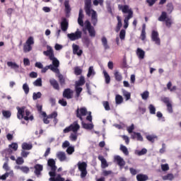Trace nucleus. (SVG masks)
<instances>
[{
    "instance_id": "f257e3e1",
    "label": "nucleus",
    "mask_w": 181,
    "mask_h": 181,
    "mask_svg": "<svg viewBox=\"0 0 181 181\" xmlns=\"http://www.w3.org/2000/svg\"><path fill=\"white\" fill-rule=\"evenodd\" d=\"M85 12L88 16H91V22L93 26H96L97 23H98V16L97 15V11L91 9V0H86Z\"/></svg>"
},
{
    "instance_id": "f03ea898",
    "label": "nucleus",
    "mask_w": 181,
    "mask_h": 181,
    "mask_svg": "<svg viewBox=\"0 0 181 181\" xmlns=\"http://www.w3.org/2000/svg\"><path fill=\"white\" fill-rule=\"evenodd\" d=\"M17 118L18 119H25V121H33V115H30V111L29 110H25V107H17Z\"/></svg>"
},
{
    "instance_id": "7ed1b4c3",
    "label": "nucleus",
    "mask_w": 181,
    "mask_h": 181,
    "mask_svg": "<svg viewBox=\"0 0 181 181\" xmlns=\"http://www.w3.org/2000/svg\"><path fill=\"white\" fill-rule=\"evenodd\" d=\"M158 21H159V22H165L167 28H171L172 26V18L168 17V13H166V11L161 12V14L158 17Z\"/></svg>"
},
{
    "instance_id": "20e7f679",
    "label": "nucleus",
    "mask_w": 181,
    "mask_h": 181,
    "mask_svg": "<svg viewBox=\"0 0 181 181\" xmlns=\"http://www.w3.org/2000/svg\"><path fill=\"white\" fill-rule=\"evenodd\" d=\"M78 170L81 172L80 176L81 179H84L87 176V163L83 161H78L76 164Z\"/></svg>"
},
{
    "instance_id": "39448f33",
    "label": "nucleus",
    "mask_w": 181,
    "mask_h": 181,
    "mask_svg": "<svg viewBox=\"0 0 181 181\" xmlns=\"http://www.w3.org/2000/svg\"><path fill=\"white\" fill-rule=\"evenodd\" d=\"M82 35L83 33L80 31V30L77 29L75 33L67 34V37H69L71 42H74V40H78V39H81Z\"/></svg>"
},
{
    "instance_id": "423d86ee",
    "label": "nucleus",
    "mask_w": 181,
    "mask_h": 181,
    "mask_svg": "<svg viewBox=\"0 0 181 181\" xmlns=\"http://www.w3.org/2000/svg\"><path fill=\"white\" fill-rule=\"evenodd\" d=\"M118 9L122 11L123 13H128L127 16L134 17V11H132V8H129V6L128 5H118Z\"/></svg>"
},
{
    "instance_id": "0eeeda50",
    "label": "nucleus",
    "mask_w": 181,
    "mask_h": 181,
    "mask_svg": "<svg viewBox=\"0 0 181 181\" xmlns=\"http://www.w3.org/2000/svg\"><path fill=\"white\" fill-rule=\"evenodd\" d=\"M86 29H87L90 37H95V29L91 25V23L88 20L85 21Z\"/></svg>"
},
{
    "instance_id": "6e6552de",
    "label": "nucleus",
    "mask_w": 181,
    "mask_h": 181,
    "mask_svg": "<svg viewBox=\"0 0 181 181\" xmlns=\"http://www.w3.org/2000/svg\"><path fill=\"white\" fill-rule=\"evenodd\" d=\"M88 112H87V108L86 107H81L77 108L76 111V115L77 118H79L81 121H83V117H86Z\"/></svg>"
},
{
    "instance_id": "1a4fd4ad",
    "label": "nucleus",
    "mask_w": 181,
    "mask_h": 181,
    "mask_svg": "<svg viewBox=\"0 0 181 181\" xmlns=\"http://www.w3.org/2000/svg\"><path fill=\"white\" fill-rule=\"evenodd\" d=\"M151 40L158 45V46H160V38L159 37V33L158 31L153 30L151 32Z\"/></svg>"
},
{
    "instance_id": "9d476101",
    "label": "nucleus",
    "mask_w": 181,
    "mask_h": 181,
    "mask_svg": "<svg viewBox=\"0 0 181 181\" xmlns=\"http://www.w3.org/2000/svg\"><path fill=\"white\" fill-rule=\"evenodd\" d=\"M43 54L47 57H49V60L54 57V51L50 46L47 47V50L43 52Z\"/></svg>"
},
{
    "instance_id": "9b49d317",
    "label": "nucleus",
    "mask_w": 181,
    "mask_h": 181,
    "mask_svg": "<svg viewBox=\"0 0 181 181\" xmlns=\"http://www.w3.org/2000/svg\"><path fill=\"white\" fill-rule=\"evenodd\" d=\"M161 101L164 103V104H166L167 105V110L170 114H172L173 112V107H172V103H170V100L169 98H163L161 99Z\"/></svg>"
},
{
    "instance_id": "f8f14e48",
    "label": "nucleus",
    "mask_w": 181,
    "mask_h": 181,
    "mask_svg": "<svg viewBox=\"0 0 181 181\" xmlns=\"http://www.w3.org/2000/svg\"><path fill=\"white\" fill-rule=\"evenodd\" d=\"M61 29L62 32H66L69 29V21L66 18H63L61 22Z\"/></svg>"
},
{
    "instance_id": "ddd939ff",
    "label": "nucleus",
    "mask_w": 181,
    "mask_h": 181,
    "mask_svg": "<svg viewBox=\"0 0 181 181\" xmlns=\"http://www.w3.org/2000/svg\"><path fill=\"white\" fill-rule=\"evenodd\" d=\"M132 139H136V141H140V142H142L144 141V137H142V135L141 133L135 132H134L131 134Z\"/></svg>"
},
{
    "instance_id": "4468645a",
    "label": "nucleus",
    "mask_w": 181,
    "mask_h": 181,
    "mask_svg": "<svg viewBox=\"0 0 181 181\" xmlns=\"http://www.w3.org/2000/svg\"><path fill=\"white\" fill-rule=\"evenodd\" d=\"M98 159L101 162L102 169H105L106 168H108V163L107 162V160L104 158V156H98Z\"/></svg>"
},
{
    "instance_id": "2eb2a0df",
    "label": "nucleus",
    "mask_w": 181,
    "mask_h": 181,
    "mask_svg": "<svg viewBox=\"0 0 181 181\" xmlns=\"http://www.w3.org/2000/svg\"><path fill=\"white\" fill-rule=\"evenodd\" d=\"M83 19H84V14L83 13V9L80 8L78 18V23L81 27L84 26V21H83Z\"/></svg>"
},
{
    "instance_id": "dca6fc26",
    "label": "nucleus",
    "mask_w": 181,
    "mask_h": 181,
    "mask_svg": "<svg viewBox=\"0 0 181 181\" xmlns=\"http://www.w3.org/2000/svg\"><path fill=\"white\" fill-rule=\"evenodd\" d=\"M72 49L74 54H77L78 56H81V54H83V50L80 49V47H78V45L73 44Z\"/></svg>"
},
{
    "instance_id": "f3484780",
    "label": "nucleus",
    "mask_w": 181,
    "mask_h": 181,
    "mask_svg": "<svg viewBox=\"0 0 181 181\" xmlns=\"http://www.w3.org/2000/svg\"><path fill=\"white\" fill-rule=\"evenodd\" d=\"M115 160L117 163V165L120 166V168H124V166H125V160H124V158H121V156H115Z\"/></svg>"
},
{
    "instance_id": "a211bd4d",
    "label": "nucleus",
    "mask_w": 181,
    "mask_h": 181,
    "mask_svg": "<svg viewBox=\"0 0 181 181\" xmlns=\"http://www.w3.org/2000/svg\"><path fill=\"white\" fill-rule=\"evenodd\" d=\"M71 89L66 88L63 92V97L64 98H67L68 100H70V98H72L71 96Z\"/></svg>"
},
{
    "instance_id": "6ab92c4d",
    "label": "nucleus",
    "mask_w": 181,
    "mask_h": 181,
    "mask_svg": "<svg viewBox=\"0 0 181 181\" xmlns=\"http://www.w3.org/2000/svg\"><path fill=\"white\" fill-rule=\"evenodd\" d=\"M34 169H35L34 173H35L37 176H39V175H40V172L43 170V165L40 164H36L34 166Z\"/></svg>"
},
{
    "instance_id": "aec40b11",
    "label": "nucleus",
    "mask_w": 181,
    "mask_h": 181,
    "mask_svg": "<svg viewBox=\"0 0 181 181\" xmlns=\"http://www.w3.org/2000/svg\"><path fill=\"white\" fill-rule=\"evenodd\" d=\"M48 166H50L51 170H57L56 161L53 158H49L47 162Z\"/></svg>"
},
{
    "instance_id": "412c9836",
    "label": "nucleus",
    "mask_w": 181,
    "mask_h": 181,
    "mask_svg": "<svg viewBox=\"0 0 181 181\" xmlns=\"http://www.w3.org/2000/svg\"><path fill=\"white\" fill-rule=\"evenodd\" d=\"M49 83L53 87V88H54V90H57L58 91H59V90H60V86H59V82H57L56 81V79H54V78L50 79Z\"/></svg>"
},
{
    "instance_id": "4be33fe9",
    "label": "nucleus",
    "mask_w": 181,
    "mask_h": 181,
    "mask_svg": "<svg viewBox=\"0 0 181 181\" xmlns=\"http://www.w3.org/2000/svg\"><path fill=\"white\" fill-rule=\"evenodd\" d=\"M71 131H73L74 134L77 133V131L80 129V124L77 122H74L72 124L70 125Z\"/></svg>"
},
{
    "instance_id": "5701e85b",
    "label": "nucleus",
    "mask_w": 181,
    "mask_h": 181,
    "mask_svg": "<svg viewBox=\"0 0 181 181\" xmlns=\"http://www.w3.org/2000/svg\"><path fill=\"white\" fill-rule=\"evenodd\" d=\"M57 156L58 159H59L60 162H64L67 158V157H66V153L62 151L58 152Z\"/></svg>"
},
{
    "instance_id": "b1692460",
    "label": "nucleus",
    "mask_w": 181,
    "mask_h": 181,
    "mask_svg": "<svg viewBox=\"0 0 181 181\" xmlns=\"http://www.w3.org/2000/svg\"><path fill=\"white\" fill-rule=\"evenodd\" d=\"M7 66H8V67H10V69H12L13 70H18L19 69V65L18 64H16V62H8Z\"/></svg>"
},
{
    "instance_id": "393cba45",
    "label": "nucleus",
    "mask_w": 181,
    "mask_h": 181,
    "mask_svg": "<svg viewBox=\"0 0 181 181\" xmlns=\"http://www.w3.org/2000/svg\"><path fill=\"white\" fill-rule=\"evenodd\" d=\"M136 54H137L139 59H140L141 60L143 59H145V51H144L142 49L137 48V49H136Z\"/></svg>"
},
{
    "instance_id": "a878e982",
    "label": "nucleus",
    "mask_w": 181,
    "mask_h": 181,
    "mask_svg": "<svg viewBox=\"0 0 181 181\" xmlns=\"http://www.w3.org/2000/svg\"><path fill=\"white\" fill-rule=\"evenodd\" d=\"M136 177L137 181H146L149 179V177L145 174H139Z\"/></svg>"
},
{
    "instance_id": "bb28decb",
    "label": "nucleus",
    "mask_w": 181,
    "mask_h": 181,
    "mask_svg": "<svg viewBox=\"0 0 181 181\" xmlns=\"http://www.w3.org/2000/svg\"><path fill=\"white\" fill-rule=\"evenodd\" d=\"M101 42L105 50H108V49H110V45H108V40H107V37H103Z\"/></svg>"
},
{
    "instance_id": "cd10ccee",
    "label": "nucleus",
    "mask_w": 181,
    "mask_h": 181,
    "mask_svg": "<svg viewBox=\"0 0 181 181\" xmlns=\"http://www.w3.org/2000/svg\"><path fill=\"white\" fill-rule=\"evenodd\" d=\"M49 181H70V180H65L64 178L62 177V175L60 174L57 175L56 177H51L49 179Z\"/></svg>"
},
{
    "instance_id": "c85d7f7f",
    "label": "nucleus",
    "mask_w": 181,
    "mask_h": 181,
    "mask_svg": "<svg viewBox=\"0 0 181 181\" xmlns=\"http://www.w3.org/2000/svg\"><path fill=\"white\" fill-rule=\"evenodd\" d=\"M81 124L84 129H93V128H94V124L91 123H86L82 120Z\"/></svg>"
},
{
    "instance_id": "c756f323",
    "label": "nucleus",
    "mask_w": 181,
    "mask_h": 181,
    "mask_svg": "<svg viewBox=\"0 0 181 181\" xmlns=\"http://www.w3.org/2000/svg\"><path fill=\"white\" fill-rule=\"evenodd\" d=\"M117 24L116 26V32H118L119 30H121V28H122V21L119 16H117Z\"/></svg>"
},
{
    "instance_id": "7c9ffc66",
    "label": "nucleus",
    "mask_w": 181,
    "mask_h": 181,
    "mask_svg": "<svg viewBox=\"0 0 181 181\" xmlns=\"http://www.w3.org/2000/svg\"><path fill=\"white\" fill-rule=\"evenodd\" d=\"M114 76L116 80V81H122V74L119 73L118 71H115L114 73Z\"/></svg>"
},
{
    "instance_id": "2f4dec72",
    "label": "nucleus",
    "mask_w": 181,
    "mask_h": 181,
    "mask_svg": "<svg viewBox=\"0 0 181 181\" xmlns=\"http://www.w3.org/2000/svg\"><path fill=\"white\" fill-rule=\"evenodd\" d=\"M58 78H59V84L62 87H63V86H66V78H64L63 74H59Z\"/></svg>"
},
{
    "instance_id": "473e14b6",
    "label": "nucleus",
    "mask_w": 181,
    "mask_h": 181,
    "mask_svg": "<svg viewBox=\"0 0 181 181\" xmlns=\"http://www.w3.org/2000/svg\"><path fill=\"white\" fill-rule=\"evenodd\" d=\"M64 4V6H65L66 13H70V12H71V8L70 7L69 0H65Z\"/></svg>"
},
{
    "instance_id": "72a5a7b5",
    "label": "nucleus",
    "mask_w": 181,
    "mask_h": 181,
    "mask_svg": "<svg viewBox=\"0 0 181 181\" xmlns=\"http://www.w3.org/2000/svg\"><path fill=\"white\" fill-rule=\"evenodd\" d=\"M131 16H126L124 19V29H128V26H129V19H132Z\"/></svg>"
},
{
    "instance_id": "f704fd0d",
    "label": "nucleus",
    "mask_w": 181,
    "mask_h": 181,
    "mask_svg": "<svg viewBox=\"0 0 181 181\" xmlns=\"http://www.w3.org/2000/svg\"><path fill=\"white\" fill-rule=\"evenodd\" d=\"M33 148V146L32 144H29L28 143H23L22 144V149L23 151H30Z\"/></svg>"
},
{
    "instance_id": "c9c22d12",
    "label": "nucleus",
    "mask_w": 181,
    "mask_h": 181,
    "mask_svg": "<svg viewBox=\"0 0 181 181\" xmlns=\"http://www.w3.org/2000/svg\"><path fill=\"white\" fill-rule=\"evenodd\" d=\"M84 84H86V78H84V76H81L78 81L76 82V86H84Z\"/></svg>"
},
{
    "instance_id": "e433bc0d",
    "label": "nucleus",
    "mask_w": 181,
    "mask_h": 181,
    "mask_svg": "<svg viewBox=\"0 0 181 181\" xmlns=\"http://www.w3.org/2000/svg\"><path fill=\"white\" fill-rule=\"evenodd\" d=\"M103 74L105 80V83L110 84V83L111 82V77L110 76L107 71H103Z\"/></svg>"
},
{
    "instance_id": "4c0bfd02",
    "label": "nucleus",
    "mask_w": 181,
    "mask_h": 181,
    "mask_svg": "<svg viewBox=\"0 0 181 181\" xmlns=\"http://www.w3.org/2000/svg\"><path fill=\"white\" fill-rule=\"evenodd\" d=\"M175 179V176L172 173H168L166 175L163 176V180H173Z\"/></svg>"
},
{
    "instance_id": "58836bf2",
    "label": "nucleus",
    "mask_w": 181,
    "mask_h": 181,
    "mask_svg": "<svg viewBox=\"0 0 181 181\" xmlns=\"http://www.w3.org/2000/svg\"><path fill=\"white\" fill-rule=\"evenodd\" d=\"M115 103L117 105L122 104V103H124V98L120 95H117L115 97Z\"/></svg>"
},
{
    "instance_id": "ea45409f",
    "label": "nucleus",
    "mask_w": 181,
    "mask_h": 181,
    "mask_svg": "<svg viewBox=\"0 0 181 181\" xmlns=\"http://www.w3.org/2000/svg\"><path fill=\"white\" fill-rule=\"evenodd\" d=\"M75 91H76V95L77 98H78V97H80V94H81V91H83V88L76 85Z\"/></svg>"
},
{
    "instance_id": "a19ab883",
    "label": "nucleus",
    "mask_w": 181,
    "mask_h": 181,
    "mask_svg": "<svg viewBox=\"0 0 181 181\" xmlns=\"http://www.w3.org/2000/svg\"><path fill=\"white\" fill-rule=\"evenodd\" d=\"M166 8H167L168 13L170 14V13H172V12H173L174 7H173V4L172 3H168L166 5Z\"/></svg>"
},
{
    "instance_id": "79ce46f5",
    "label": "nucleus",
    "mask_w": 181,
    "mask_h": 181,
    "mask_svg": "<svg viewBox=\"0 0 181 181\" xmlns=\"http://www.w3.org/2000/svg\"><path fill=\"white\" fill-rule=\"evenodd\" d=\"M32 49H33L32 45H29L28 44H25L23 45L24 53H29V52H30Z\"/></svg>"
},
{
    "instance_id": "37998d69",
    "label": "nucleus",
    "mask_w": 181,
    "mask_h": 181,
    "mask_svg": "<svg viewBox=\"0 0 181 181\" xmlns=\"http://www.w3.org/2000/svg\"><path fill=\"white\" fill-rule=\"evenodd\" d=\"M93 4L95 6H104V0H93Z\"/></svg>"
},
{
    "instance_id": "c03bdc74",
    "label": "nucleus",
    "mask_w": 181,
    "mask_h": 181,
    "mask_svg": "<svg viewBox=\"0 0 181 181\" xmlns=\"http://www.w3.org/2000/svg\"><path fill=\"white\" fill-rule=\"evenodd\" d=\"M50 60L52 61V65L54 66L56 69H57V67L60 66V62L57 60V58H56L55 57H54L52 59Z\"/></svg>"
},
{
    "instance_id": "a18cd8bd",
    "label": "nucleus",
    "mask_w": 181,
    "mask_h": 181,
    "mask_svg": "<svg viewBox=\"0 0 181 181\" xmlns=\"http://www.w3.org/2000/svg\"><path fill=\"white\" fill-rule=\"evenodd\" d=\"M120 151L123 152L124 154L126 155V156H128L129 155V151H128V148L125 146H120Z\"/></svg>"
},
{
    "instance_id": "49530a36",
    "label": "nucleus",
    "mask_w": 181,
    "mask_h": 181,
    "mask_svg": "<svg viewBox=\"0 0 181 181\" xmlns=\"http://www.w3.org/2000/svg\"><path fill=\"white\" fill-rule=\"evenodd\" d=\"M74 74L76 76H80L81 75V73H83V69L80 68V66H76L74 68Z\"/></svg>"
},
{
    "instance_id": "de8ad7c7",
    "label": "nucleus",
    "mask_w": 181,
    "mask_h": 181,
    "mask_svg": "<svg viewBox=\"0 0 181 181\" xmlns=\"http://www.w3.org/2000/svg\"><path fill=\"white\" fill-rule=\"evenodd\" d=\"M26 45H28L30 46H32L33 45H35V40L33 39V37L30 36L28 38V40L25 42Z\"/></svg>"
},
{
    "instance_id": "09e8293b",
    "label": "nucleus",
    "mask_w": 181,
    "mask_h": 181,
    "mask_svg": "<svg viewBox=\"0 0 181 181\" xmlns=\"http://www.w3.org/2000/svg\"><path fill=\"white\" fill-rule=\"evenodd\" d=\"M2 115L4 118H11V115H12V113L9 110H3Z\"/></svg>"
},
{
    "instance_id": "8fccbe9b",
    "label": "nucleus",
    "mask_w": 181,
    "mask_h": 181,
    "mask_svg": "<svg viewBox=\"0 0 181 181\" xmlns=\"http://www.w3.org/2000/svg\"><path fill=\"white\" fill-rule=\"evenodd\" d=\"M123 95H124L126 101H128V100H131V93H129L127 90H123Z\"/></svg>"
},
{
    "instance_id": "3c124183",
    "label": "nucleus",
    "mask_w": 181,
    "mask_h": 181,
    "mask_svg": "<svg viewBox=\"0 0 181 181\" xmlns=\"http://www.w3.org/2000/svg\"><path fill=\"white\" fill-rule=\"evenodd\" d=\"M39 98H42V93H40V92L33 93V100H36Z\"/></svg>"
},
{
    "instance_id": "603ef678",
    "label": "nucleus",
    "mask_w": 181,
    "mask_h": 181,
    "mask_svg": "<svg viewBox=\"0 0 181 181\" xmlns=\"http://www.w3.org/2000/svg\"><path fill=\"white\" fill-rule=\"evenodd\" d=\"M148 110L150 111V114L153 115L156 114V108L155 107V106H153V105H149Z\"/></svg>"
},
{
    "instance_id": "864d4df0",
    "label": "nucleus",
    "mask_w": 181,
    "mask_h": 181,
    "mask_svg": "<svg viewBox=\"0 0 181 181\" xmlns=\"http://www.w3.org/2000/svg\"><path fill=\"white\" fill-rule=\"evenodd\" d=\"M142 100H148L149 98V92L145 90L143 93L141 94Z\"/></svg>"
},
{
    "instance_id": "5fc2aeb1",
    "label": "nucleus",
    "mask_w": 181,
    "mask_h": 181,
    "mask_svg": "<svg viewBox=\"0 0 181 181\" xmlns=\"http://www.w3.org/2000/svg\"><path fill=\"white\" fill-rule=\"evenodd\" d=\"M95 74V72H94V68L93 66H90L88 69L87 77H91V76H94Z\"/></svg>"
},
{
    "instance_id": "6e6d98bb",
    "label": "nucleus",
    "mask_w": 181,
    "mask_h": 181,
    "mask_svg": "<svg viewBox=\"0 0 181 181\" xmlns=\"http://www.w3.org/2000/svg\"><path fill=\"white\" fill-rule=\"evenodd\" d=\"M146 139L149 141V142H151L152 144H153V142H155V139L156 138V136H153V135H147L146 136Z\"/></svg>"
},
{
    "instance_id": "4d7b16f0",
    "label": "nucleus",
    "mask_w": 181,
    "mask_h": 181,
    "mask_svg": "<svg viewBox=\"0 0 181 181\" xmlns=\"http://www.w3.org/2000/svg\"><path fill=\"white\" fill-rule=\"evenodd\" d=\"M125 35H126L125 30L124 29L121 30L119 33V39L121 40H125Z\"/></svg>"
},
{
    "instance_id": "13d9d810",
    "label": "nucleus",
    "mask_w": 181,
    "mask_h": 181,
    "mask_svg": "<svg viewBox=\"0 0 181 181\" xmlns=\"http://www.w3.org/2000/svg\"><path fill=\"white\" fill-rule=\"evenodd\" d=\"M34 86L36 87H42V78H39L35 81L33 83Z\"/></svg>"
},
{
    "instance_id": "bf43d9fd",
    "label": "nucleus",
    "mask_w": 181,
    "mask_h": 181,
    "mask_svg": "<svg viewBox=\"0 0 181 181\" xmlns=\"http://www.w3.org/2000/svg\"><path fill=\"white\" fill-rule=\"evenodd\" d=\"M77 133H74V134H71L69 138H70V140L72 141V142H76V141H77Z\"/></svg>"
},
{
    "instance_id": "052dcab7",
    "label": "nucleus",
    "mask_w": 181,
    "mask_h": 181,
    "mask_svg": "<svg viewBox=\"0 0 181 181\" xmlns=\"http://www.w3.org/2000/svg\"><path fill=\"white\" fill-rule=\"evenodd\" d=\"M23 90L25 92V94H29V86L28 83H24L23 85Z\"/></svg>"
},
{
    "instance_id": "680f3d73",
    "label": "nucleus",
    "mask_w": 181,
    "mask_h": 181,
    "mask_svg": "<svg viewBox=\"0 0 181 181\" xmlns=\"http://www.w3.org/2000/svg\"><path fill=\"white\" fill-rule=\"evenodd\" d=\"M48 118L49 119H54V118H57V112L54 111L53 112H52L51 114L48 115Z\"/></svg>"
},
{
    "instance_id": "e2e57ef3",
    "label": "nucleus",
    "mask_w": 181,
    "mask_h": 181,
    "mask_svg": "<svg viewBox=\"0 0 181 181\" xmlns=\"http://www.w3.org/2000/svg\"><path fill=\"white\" fill-rule=\"evenodd\" d=\"M141 40H145V39H146V32H145V28H144V27L141 30Z\"/></svg>"
},
{
    "instance_id": "0e129e2a",
    "label": "nucleus",
    "mask_w": 181,
    "mask_h": 181,
    "mask_svg": "<svg viewBox=\"0 0 181 181\" xmlns=\"http://www.w3.org/2000/svg\"><path fill=\"white\" fill-rule=\"evenodd\" d=\"M146 4H148V6H153L156 2H158V0H146Z\"/></svg>"
},
{
    "instance_id": "69168bd1",
    "label": "nucleus",
    "mask_w": 181,
    "mask_h": 181,
    "mask_svg": "<svg viewBox=\"0 0 181 181\" xmlns=\"http://www.w3.org/2000/svg\"><path fill=\"white\" fill-rule=\"evenodd\" d=\"M161 169H162L163 172H167V170H169V164H168V163L162 164Z\"/></svg>"
},
{
    "instance_id": "338daca9",
    "label": "nucleus",
    "mask_w": 181,
    "mask_h": 181,
    "mask_svg": "<svg viewBox=\"0 0 181 181\" xmlns=\"http://www.w3.org/2000/svg\"><path fill=\"white\" fill-rule=\"evenodd\" d=\"M17 165H23L25 160H23V158L18 157L16 160Z\"/></svg>"
},
{
    "instance_id": "774afa93",
    "label": "nucleus",
    "mask_w": 181,
    "mask_h": 181,
    "mask_svg": "<svg viewBox=\"0 0 181 181\" xmlns=\"http://www.w3.org/2000/svg\"><path fill=\"white\" fill-rule=\"evenodd\" d=\"M66 152H67L68 155H72L73 153L74 152V147L69 146L66 149Z\"/></svg>"
}]
</instances>
